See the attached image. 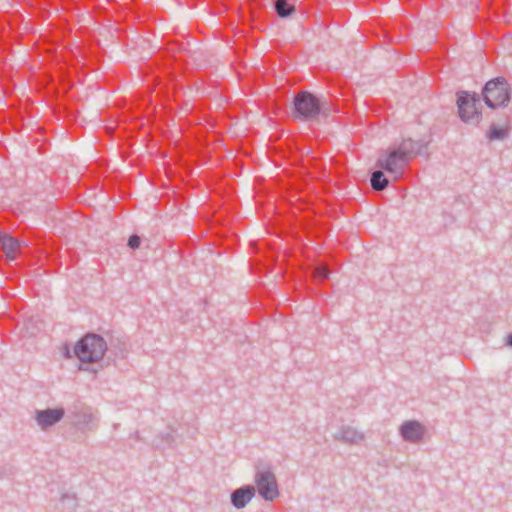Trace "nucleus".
I'll return each mask as SVG.
<instances>
[{
    "label": "nucleus",
    "mask_w": 512,
    "mask_h": 512,
    "mask_svg": "<svg viewBox=\"0 0 512 512\" xmlns=\"http://www.w3.org/2000/svg\"><path fill=\"white\" fill-rule=\"evenodd\" d=\"M506 344L512 347V333L507 336Z\"/></svg>",
    "instance_id": "19"
},
{
    "label": "nucleus",
    "mask_w": 512,
    "mask_h": 512,
    "mask_svg": "<svg viewBox=\"0 0 512 512\" xmlns=\"http://www.w3.org/2000/svg\"><path fill=\"white\" fill-rule=\"evenodd\" d=\"M294 116L300 120H314L321 112V104L313 94L302 91L294 97Z\"/></svg>",
    "instance_id": "5"
},
{
    "label": "nucleus",
    "mask_w": 512,
    "mask_h": 512,
    "mask_svg": "<svg viewBox=\"0 0 512 512\" xmlns=\"http://www.w3.org/2000/svg\"><path fill=\"white\" fill-rule=\"evenodd\" d=\"M0 246L5 253L8 260H15L20 249V242L18 239L8 235L0 234Z\"/></svg>",
    "instance_id": "12"
},
{
    "label": "nucleus",
    "mask_w": 512,
    "mask_h": 512,
    "mask_svg": "<svg viewBox=\"0 0 512 512\" xmlns=\"http://www.w3.org/2000/svg\"><path fill=\"white\" fill-rule=\"evenodd\" d=\"M107 350L105 340L97 334H87L75 346L74 353L77 358L85 362L101 360Z\"/></svg>",
    "instance_id": "3"
},
{
    "label": "nucleus",
    "mask_w": 512,
    "mask_h": 512,
    "mask_svg": "<svg viewBox=\"0 0 512 512\" xmlns=\"http://www.w3.org/2000/svg\"><path fill=\"white\" fill-rule=\"evenodd\" d=\"M425 147L426 145L422 141L404 139L383 151L377 159L376 166L385 170L394 180H398L403 176L409 163Z\"/></svg>",
    "instance_id": "1"
},
{
    "label": "nucleus",
    "mask_w": 512,
    "mask_h": 512,
    "mask_svg": "<svg viewBox=\"0 0 512 512\" xmlns=\"http://www.w3.org/2000/svg\"><path fill=\"white\" fill-rule=\"evenodd\" d=\"M508 130L506 128H499L496 125H491L487 137L490 141L503 140L506 138Z\"/></svg>",
    "instance_id": "16"
},
{
    "label": "nucleus",
    "mask_w": 512,
    "mask_h": 512,
    "mask_svg": "<svg viewBox=\"0 0 512 512\" xmlns=\"http://www.w3.org/2000/svg\"><path fill=\"white\" fill-rule=\"evenodd\" d=\"M483 99L489 108L506 107L510 102L511 88L504 77L488 81L482 89Z\"/></svg>",
    "instance_id": "2"
},
{
    "label": "nucleus",
    "mask_w": 512,
    "mask_h": 512,
    "mask_svg": "<svg viewBox=\"0 0 512 512\" xmlns=\"http://www.w3.org/2000/svg\"><path fill=\"white\" fill-rule=\"evenodd\" d=\"M64 415L65 410L63 408H47L44 410H36L34 418L38 427L41 430L46 431L50 427L60 422Z\"/></svg>",
    "instance_id": "9"
},
{
    "label": "nucleus",
    "mask_w": 512,
    "mask_h": 512,
    "mask_svg": "<svg viewBox=\"0 0 512 512\" xmlns=\"http://www.w3.org/2000/svg\"><path fill=\"white\" fill-rule=\"evenodd\" d=\"M60 502L67 510H75L78 506V499L75 493H63L60 497Z\"/></svg>",
    "instance_id": "14"
},
{
    "label": "nucleus",
    "mask_w": 512,
    "mask_h": 512,
    "mask_svg": "<svg viewBox=\"0 0 512 512\" xmlns=\"http://www.w3.org/2000/svg\"><path fill=\"white\" fill-rule=\"evenodd\" d=\"M330 270L325 264H319L313 269V277L316 281L322 282L329 278Z\"/></svg>",
    "instance_id": "17"
},
{
    "label": "nucleus",
    "mask_w": 512,
    "mask_h": 512,
    "mask_svg": "<svg viewBox=\"0 0 512 512\" xmlns=\"http://www.w3.org/2000/svg\"><path fill=\"white\" fill-rule=\"evenodd\" d=\"M140 237L137 235H132L128 240V246L131 249H136L140 246Z\"/></svg>",
    "instance_id": "18"
},
{
    "label": "nucleus",
    "mask_w": 512,
    "mask_h": 512,
    "mask_svg": "<svg viewBox=\"0 0 512 512\" xmlns=\"http://www.w3.org/2000/svg\"><path fill=\"white\" fill-rule=\"evenodd\" d=\"M170 438H171V435L170 434H167V441L170 442Z\"/></svg>",
    "instance_id": "20"
},
{
    "label": "nucleus",
    "mask_w": 512,
    "mask_h": 512,
    "mask_svg": "<svg viewBox=\"0 0 512 512\" xmlns=\"http://www.w3.org/2000/svg\"><path fill=\"white\" fill-rule=\"evenodd\" d=\"M255 487L245 485L231 493V503L237 509L244 508L255 496Z\"/></svg>",
    "instance_id": "11"
},
{
    "label": "nucleus",
    "mask_w": 512,
    "mask_h": 512,
    "mask_svg": "<svg viewBox=\"0 0 512 512\" xmlns=\"http://www.w3.org/2000/svg\"><path fill=\"white\" fill-rule=\"evenodd\" d=\"M371 186L374 190L381 191L388 186V179L385 177L383 171L376 170L371 175Z\"/></svg>",
    "instance_id": "13"
},
{
    "label": "nucleus",
    "mask_w": 512,
    "mask_h": 512,
    "mask_svg": "<svg viewBox=\"0 0 512 512\" xmlns=\"http://www.w3.org/2000/svg\"><path fill=\"white\" fill-rule=\"evenodd\" d=\"M399 433L404 441L419 443L424 439L426 427L419 421L407 420L401 424Z\"/></svg>",
    "instance_id": "8"
},
{
    "label": "nucleus",
    "mask_w": 512,
    "mask_h": 512,
    "mask_svg": "<svg viewBox=\"0 0 512 512\" xmlns=\"http://www.w3.org/2000/svg\"><path fill=\"white\" fill-rule=\"evenodd\" d=\"M255 490L266 501H274L279 495L277 478L269 465L257 466L254 475Z\"/></svg>",
    "instance_id": "4"
},
{
    "label": "nucleus",
    "mask_w": 512,
    "mask_h": 512,
    "mask_svg": "<svg viewBox=\"0 0 512 512\" xmlns=\"http://www.w3.org/2000/svg\"><path fill=\"white\" fill-rule=\"evenodd\" d=\"M74 425L80 430L92 431L98 425V416L91 407L81 406L73 412Z\"/></svg>",
    "instance_id": "7"
},
{
    "label": "nucleus",
    "mask_w": 512,
    "mask_h": 512,
    "mask_svg": "<svg viewBox=\"0 0 512 512\" xmlns=\"http://www.w3.org/2000/svg\"><path fill=\"white\" fill-rule=\"evenodd\" d=\"M333 438L347 445H361L366 440L365 433L351 425H342Z\"/></svg>",
    "instance_id": "10"
},
{
    "label": "nucleus",
    "mask_w": 512,
    "mask_h": 512,
    "mask_svg": "<svg viewBox=\"0 0 512 512\" xmlns=\"http://www.w3.org/2000/svg\"><path fill=\"white\" fill-rule=\"evenodd\" d=\"M457 106L459 116L466 123H479L481 112L479 110L480 97L476 93L460 91L457 93Z\"/></svg>",
    "instance_id": "6"
},
{
    "label": "nucleus",
    "mask_w": 512,
    "mask_h": 512,
    "mask_svg": "<svg viewBox=\"0 0 512 512\" xmlns=\"http://www.w3.org/2000/svg\"><path fill=\"white\" fill-rule=\"evenodd\" d=\"M274 7L280 17H287L294 11V7L287 3L286 0H275Z\"/></svg>",
    "instance_id": "15"
}]
</instances>
